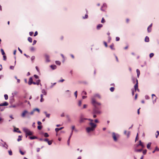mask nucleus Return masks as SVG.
Segmentation results:
<instances>
[{"label":"nucleus","mask_w":159,"mask_h":159,"mask_svg":"<svg viewBox=\"0 0 159 159\" xmlns=\"http://www.w3.org/2000/svg\"><path fill=\"white\" fill-rule=\"evenodd\" d=\"M101 113V111L99 110L98 107L97 106L94 107L92 112L93 114H99Z\"/></svg>","instance_id":"f257e3e1"},{"label":"nucleus","mask_w":159,"mask_h":159,"mask_svg":"<svg viewBox=\"0 0 159 159\" xmlns=\"http://www.w3.org/2000/svg\"><path fill=\"white\" fill-rule=\"evenodd\" d=\"M23 130L26 134V137H27V135H31L33 134L30 131L29 129L26 128H23Z\"/></svg>","instance_id":"f03ea898"},{"label":"nucleus","mask_w":159,"mask_h":159,"mask_svg":"<svg viewBox=\"0 0 159 159\" xmlns=\"http://www.w3.org/2000/svg\"><path fill=\"white\" fill-rule=\"evenodd\" d=\"M25 116L28 118L30 117L29 113L26 110H24L21 115V116L22 117H24Z\"/></svg>","instance_id":"7ed1b4c3"},{"label":"nucleus","mask_w":159,"mask_h":159,"mask_svg":"<svg viewBox=\"0 0 159 159\" xmlns=\"http://www.w3.org/2000/svg\"><path fill=\"white\" fill-rule=\"evenodd\" d=\"M92 102L94 107L96 106V105H101L100 103L97 102L95 101L94 97L92 98Z\"/></svg>","instance_id":"20e7f679"},{"label":"nucleus","mask_w":159,"mask_h":159,"mask_svg":"<svg viewBox=\"0 0 159 159\" xmlns=\"http://www.w3.org/2000/svg\"><path fill=\"white\" fill-rule=\"evenodd\" d=\"M119 135L117 134H116L115 133L113 132L112 133V137L114 140L116 142L117 141V138L118 137Z\"/></svg>","instance_id":"39448f33"},{"label":"nucleus","mask_w":159,"mask_h":159,"mask_svg":"<svg viewBox=\"0 0 159 159\" xmlns=\"http://www.w3.org/2000/svg\"><path fill=\"white\" fill-rule=\"evenodd\" d=\"M94 129L91 127H88L86 128V130L87 133H89L91 131H93L94 130Z\"/></svg>","instance_id":"423d86ee"},{"label":"nucleus","mask_w":159,"mask_h":159,"mask_svg":"<svg viewBox=\"0 0 159 159\" xmlns=\"http://www.w3.org/2000/svg\"><path fill=\"white\" fill-rule=\"evenodd\" d=\"M87 118H83L82 115H81L80 117V123L84 122H85V120H87Z\"/></svg>","instance_id":"0eeeda50"},{"label":"nucleus","mask_w":159,"mask_h":159,"mask_svg":"<svg viewBox=\"0 0 159 159\" xmlns=\"http://www.w3.org/2000/svg\"><path fill=\"white\" fill-rule=\"evenodd\" d=\"M89 125L91 126V127L94 129L96 127L97 125L92 122H90L89 123Z\"/></svg>","instance_id":"6e6552de"},{"label":"nucleus","mask_w":159,"mask_h":159,"mask_svg":"<svg viewBox=\"0 0 159 159\" xmlns=\"http://www.w3.org/2000/svg\"><path fill=\"white\" fill-rule=\"evenodd\" d=\"M45 56L46 58V62H50V60L49 59V56L47 54H45Z\"/></svg>","instance_id":"1a4fd4ad"},{"label":"nucleus","mask_w":159,"mask_h":159,"mask_svg":"<svg viewBox=\"0 0 159 159\" xmlns=\"http://www.w3.org/2000/svg\"><path fill=\"white\" fill-rule=\"evenodd\" d=\"M136 83L134 86V89L135 91H137V90L138 88V80L137 79L136 80Z\"/></svg>","instance_id":"9d476101"},{"label":"nucleus","mask_w":159,"mask_h":159,"mask_svg":"<svg viewBox=\"0 0 159 159\" xmlns=\"http://www.w3.org/2000/svg\"><path fill=\"white\" fill-rule=\"evenodd\" d=\"M152 23L148 27L147 29V30L148 32V33H150L152 29H151V27L152 26Z\"/></svg>","instance_id":"9b49d317"},{"label":"nucleus","mask_w":159,"mask_h":159,"mask_svg":"<svg viewBox=\"0 0 159 159\" xmlns=\"http://www.w3.org/2000/svg\"><path fill=\"white\" fill-rule=\"evenodd\" d=\"M40 80H37V81L36 82H34L33 83V84H37V85H38L39 84V82H40ZM40 85L41 86H42V84H40Z\"/></svg>","instance_id":"f8f14e48"},{"label":"nucleus","mask_w":159,"mask_h":159,"mask_svg":"<svg viewBox=\"0 0 159 159\" xmlns=\"http://www.w3.org/2000/svg\"><path fill=\"white\" fill-rule=\"evenodd\" d=\"M34 82H33V79L32 77H30L29 79V81L28 82V84L29 85H30L32 84H33Z\"/></svg>","instance_id":"ddd939ff"},{"label":"nucleus","mask_w":159,"mask_h":159,"mask_svg":"<svg viewBox=\"0 0 159 159\" xmlns=\"http://www.w3.org/2000/svg\"><path fill=\"white\" fill-rule=\"evenodd\" d=\"M71 129H72V130H71V131L70 133V136H71L73 134V130H74V129H75V126L74 125H73L71 127Z\"/></svg>","instance_id":"4468645a"},{"label":"nucleus","mask_w":159,"mask_h":159,"mask_svg":"<svg viewBox=\"0 0 159 159\" xmlns=\"http://www.w3.org/2000/svg\"><path fill=\"white\" fill-rule=\"evenodd\" d=\"M138 146H141L143 148H144V145L143 144L141 140H140L139 141V143L138 145Z\"/></svg>","instance_id":"2eb2a0df"},{"label":"nucleus","mask_w":159,"mask_h":159,"mask_svg":"<svg viewBox=\"0 0 159 159\" xmlns=\"http://www.w3.org/2000/svg\"><path fill=\"white\" fill-rule=\"evenodd\" d=\"M50 66L53 70H54L57 68V66L55 65H52Z\"/></svg>","instance_id":"dca6fc26"},{"label":"nucleus","mask_w":159,"mask_h":159,"mask_svg":"<svg viewBox=\"0 0 159 159\" xmlns=\"http://www.w3.org/2000/svg\"><path fill=\"white\" fill-rule=\"evenodd\" d=\"M144 41L146 42H148L149 41V37L148 36H146L145 38Z\"/></svg>","instance_id":"f3484780"},{"label":"nucleus","mask_w":159,"mask_h":159,"mask_svg":"<svg viewBox=\"0 0 159 159\" xmlns=\"http://www.w3.org/2000/svg\"><path fill=\"white\" fill-rule=\"evenodd\" d=\"M44 113L46 115V117L47 118H49L50 116V114H48L46 111H44Z\"/></svg>","instance_id":"a211bd4d"},{"label":"nucleus","mask_w":159,"mask_h":159,"mask_svg":"<svg viewBox=\"0 0 159 159\" xmlns=\"http://www.w3.org/2000/svg\"><path fill=\"white\" fill-rule=\"evenodd\" d=\"M64 127H61L60 128H56L55 129V130L56 131V132H58L59 131L62 129H63Z\"/></svg>","instance_id":"6ab92c4d"},{"label":"nucleus","mask_w":159,"mask_h":159,"mask_svg":"<svg viewBox=\"0 0 159 159\" xmlns=\"http://www.w3.org/2000/svg\"><path fill=\"white\" fill-rule=\"evenodd\" d=\"M29 138L30 139H37L38 138L36 136H29Z\"/></svg>","instance_id":"aec40b11"},{"label":"nucleus","mask_w":159,"mask_h":159,"mask_svg":"<svg viewBox=\"0 0 159 159\" xmlns=\"http://www.w3.org/2000/svg\"><path fill=\"white\" fill-rule=\"evenodd\" d=\"M142 150V149H135L134 150V151L136 152H141Z\"/></svg>","instance_id":"412c9836"},{"label":"nucleus","mask_w":159,"mask_h":159,"mask_svg":"<svg viewBox=\"0 0 159 159\" xmlns=\"http://www.w3.org/2000/svg\"><path fill=\"white\" fill-rule=\"evenodd\" d=\"M102 27V25L101 24L98 25L97 26V29L98 30H99Z\"/></svg>","instance_id":"4be33fe9"},{"label":"nucleus","mask_w":159,"mask_h":159,"mask_svg":"<svg viewBox=\"0 0 159 159\" xmlns=\"http://www.w3.org/2000/svg\"><path fill=\"white\" fill-rule=\"evenodd\" d=\"M136 72L137 73V76L138 78H139V75L140 74V71L138 69H137L136 70Z\"/></svg>","instance_id":"5701e85b"},{"label":"nucleus","mask_w":159,"mask_h":159,"mask_svg":"<svg viewBox=\"0 0 159 159\" xmlns=\"http://www.w3.org/2000/svg\"><path fill=\"white\" fill-rule=\"evenodd\" d=\"M8 103L7 102H5L4 103H2V105L3 106H7L8 105Z\"/></svg>","instance_id":"b1692460"},{"label":"nucleus","mask_w":159,"mask_h":159,"mask_svg":"<svg viewBox=\"0 0 159 159\" xmlns=\"http://www.w3.org/2000/svg\"><path fill=\"white\" fill-rule=\"evenodd\" d=\"M22 137V136L21 135H19L18 136V138L17 139V140L18 142H19L22 140L21 138Z\"/></svg>","instance_id":"393cba45"},{"label":"nucleus","mask_w":159,"mask_h":159,"mask_svg":"<svg viewBox=\"0 0 159 159\" xmlns=\"http://www.w3.org/2000/svg\"><path fill=\"white\" fill-rule=\"evenodd\" d=\"M151 143H149L147 145V148L148 149H150V147L151 145Z\"/></svg>","instance_id":"a878e982"},{"label":"nucleus","mask_w":159,"mask_h":159,"mask_svg":"<svg viewBox=\"0 0 159 159\" xmlns=\"http://www.w3.org/2000/svg\"><path fill=\"white\" fill-rule=\"evenodd\" d=\"M42 92L45 95H46L47 94V92L44 89H43L42 90Z\"/></svg>","instance_id":"bb28decb"},{"label":"nucleus","mask_w":159,"mask_h":159,"mask_svg":"<svg viewBox=\"0 0 159 159\" xmlns=\"http://www.w3.org/2000/svg\"><path fill=\"white\" fill-rule=\"evenodd\" d=\"M114 46V44L113 43H112V44H111V45L110 46V48L112 49V50H115V48H113V47Z\"/></svg>","instance_id":"cd10ccee"},{"label":"nucleus","mask_w":159,"mask_h":159,"mask_svg":"<svg viewBox=\"0 0 159 159\" xmlns=\"http://www.w3.org/2000/svg\"><path fill=\"white\" fill-rule=\"evenodd\" d=\"M71 137V136L70 135L69 137V138L68 139V141H67V144L68 145H70V139Z\"/></svg>","instance_id":"c85d7f7f"},{"label":"nucleus","mask_w":159,"mask_h":159,"mask_svg":"<svg viewBox=\"0 0 159 159\" xmlns=\"http://www.w3.org/2000/svg\"><path fill=\"white\" fill-rule=\"evenodd\" d=\"M28 40L30 43H32V38L30 37L28 38Z\"/></svg>","instance_id":"c756f323"},{"label":"nucleus","mask_w":159,"mask_h":159,"mask_svg":"<svg viewBox=\"0 0 159 159\" xmlns=\"http://www.w3.org/2000/svg\"><path fill=\"white\" fill-rule=\"evenodd\" d=\"M94 97H98L99 98H101V96L100 95L98 94H95L94 96Z\"/></svg>","instance_id":"7c9ffc66"},{"label":"nucleus","mask_w":159,"mask_h":159,"mask_svg":"<svg viewBox=\"0 0 159 159\" xmlns=\"http://www.w3.org/2000/svg\"><path fill=\"white\" fill-rule=\"evenodd\" d=\"M3 147L5 148L6 149H7L8 146L7 145L6 143L5 142L4 145L3 146Z\"/></svg>","instance_id":"2f4dec72"},{"label":"nucleus","mask_w":159,"mask_h":159,"mask_svg":"<svg viewBox=\"0 0 159 159\" xmlns=\"http://www.w3.org/2000/svg\"><path fill=\"white\" fill-rule=\"evenodd\" d=\"M14 101V98H12L10 100V103H12Z\"/></svg>","instance_id":"473e14b6"},{"label":"nucleus","mask_w":159,"mask_h":159,"mask_svg":"<svg viewBox=\"0 0 159 159\" xmlns=\"http://www.w3.org/2000/svg\"><path fill=\"white\" fill-rule=\"evenodd\" d=\"M55 63L57 64L59 66L61 64V62L59 61H55Z\"/></svg>","instance_id":"72a5a7b5"},{"label":"nucleus","mask_w":159,"mask_h":159,"mask_svg":"<svg viewBox=\"0 0 159 159\" xmlns=\"http://www.w3.org/2000/svg\"><path fill=\"white\" fill-rule=\"evenodd\" d=\"M23 105V102L20 101L18 105L20 106H22Z\"/></svg>","instance_id":"f704fd0d"},{"label":"nucleus","mask_w":159,"mask_h":159,"mask_svg":"<svg viewBox=\"0 0 159 159\" xmlns=\"http://www.w3.org/2000/svg\"><path fill=\"white\" fill-rule=\"evenodd\" d=\"M82 104V101L81 100H80L78 102V106L79 107H80L81 105Z\"/></svg>","instance_id":"c9c22d12"},{"label":"nucleus","mask_w":159,"mask_h":159,"mask_svg":"<svg viewBox=\"0 0 159 159\" xmlns=\"http://www.w3.org/2000/svg\"><path fill=\"white\" fill-rule=\"evenodd\" d=\"M49 136L48 134L47 133H44V136L45 137H48Z\"/></svg>","instance_id":"e433bc0d"},{"label":"nucleus","mask_w":159,"mask_h":159,"mask_svg":"<svg viewBox=\"0 0 159 159\" xmlns=\"http://www.w3.org/2000/svg\"><path fill=\"white\" fill-rule=\"evenodd\" d=\"M4 96L5 100H7L8 99V96L7 94H5Z\"/></svg>","instance_id":"4c0bfd02"},{"label":"nucleus","mask_w":159,"mask_h":159,"mask_svg":"<svg viewBox=\"0 0 159 159\" xmlns=\"http://www.w3.org/2000/svg\"><path fill=\"white\" fill-rule=\"evenodd\" d=\"M35 58V57L34 56H32L31 58V60L32 61H33Z\"/></svg>","instance_id":"58836bf2"},{"label":"nucleus","mask_w":159,"mask_h":159,"mask_svg":"<svg viewBox=\"0 0 159 159\" xmlns=\"http://www.w3.org/2000/svg\"><path fill=\"white\" fill-rule=\"evenodd\" d=\"M52 140H51V141L49 140L48 141V143L49 145H51L52 144Z\"/></svg>","instance_id":"ea45409f"},{"label":"nucleus","mask_w":159,"mask_h":159,"mask_svg":"<svg viewBox=\"0 0 159 159\" xmlns=\"http://www.w3.org/2000/svg\"><path fill=\"white\" fill-rule=\"evenodd\" d=\"M1 51L2 52V54L3 55H4L5 54V53L4 52L3 50L2 49H1Z\"/></svg>","instance_id":"a19ab883"},{"label":"nucleus","mask_w":159,"mask_h":159,"mask_svg":"<svg viewBox=\"0 0 159 159\" xmlns=\"http://www.w3.org/2000/svg\"><path fill=\"white\" fill-rule=\"evenodd\" d=\"M154 55V54L153 53H151L149 55V57L150 58L152 57Z\"/></svg>","instance_id":"79ce46f5"},{"label":"nucleus","mask_w":159,"mask_h":159,"mask_svg":"<svg viewBox=\"0 0 159 159\" xmlns=\"http://www.w3.org/2000/svg\"><path fill=\"white\" fill-rule=\"evenodd\" d=\"M34 111H37L38 112H39V111H40V110H39V109L38 108H35L34 109Z\"/></svg>","instance_id":"37998d69"},{"label":"nucleus","mask_w":159,"mask_h":159,"mask_svg":"<svg viewBox=\"0 0 159 159\" xmlns=\"http://www.w3.org/2000/svg\"><path fill=\"white\" fill-rule=\"evenodd\" d=\"M114 89L115 88L114 87H111L110 89V90L112 92L114 91Z\"/></svg>","instance_id":"c03bdc74"},{"label":"nucleus","mask_w":159,"mask_h":159,"mask_svg":"<svg viewBox=\"0 0 159 159\" xmlns=\"http://www.w3.org/2000/svg\"><path fill=\"white\" fill-rule=\"evenodd\" d=\"M147 150L146 149L144 150L143 152V153L144 155H145L146 154Z\"/></svg>","instance_id":"a18cd8bd"},{"label":"nucleus","mask_w":159,"mask_h":159,"mask_svg":"<svg viewBox=\"0 0 159 159\" xmlns=\"http://www.w3.org/2000/svg\"><path fill=\"white\" fill-rule=\"evenodd\" d=\"M157 98V97H156L155 98V99L153 100L152 102L153 104H154L156 102Z\"/></svg>","instance_id":"49530a36"},{"label":"nucleus","mask_w":159,"mask_h":159,"mask_svg":"<svg viewBox=\"0 0 159 159\" xmlns=\"http://www.w3.org/2000/svg\"><path fill=\"white\" fill-rule=\"evenodd\" d=\"M88 17V15L87 14H86L85 15V16L84 17H83V18L84 19H87Z\"/></svg>","instance_id":"de8ad7c7"},{"label":"nucleus","mask_w":159,"mask_h":159,"mask_svg":"<svg viewBox=\"0 0 159 159\" xmlns=\"http://www.w3.org/2000/svg\"><path fill=\"white\" fill-rule=\"evenodd\" d=\"M8 153H9V154L10 155H12V151L11 150L8 151Z\"/></svg>","instance_id":"09e8293b"},{"label":"nucleus","mask_w":159,"mask_h":159,"mask_svg":"<svg viewBox=\"0 0 159 159\" xmlns=\"http://www.w3.org/2000/svg\"><path fill=\"white\" fill-rule=\"evenodd\" d=\"M16 107V106L14 105H11L10 106H9V107L10 108H11V107H13V108H15Z\"/></svg>","instance_id":"8fccbe9b"},{"label":"nucleus","mask_w":159,"mask_h":159,"mask_svg":"<svg viewBox=\"0 0 159 159\" xmlns=\"http://www.w3.org/2000/svg\"><path fill=\"white\" fill-rule=\"evenodd\" d=\"M52 84V85L50 87V88H53V86L54 85H55L56 84V83H54L53 84H52V83H51Z\"/></svg>","instance_id":"3c124183"},{"label":"nucleus","mask_w":159,"mask_h":159,"mask_svg":"<svg viewBox=\"0 0 159 159\" xmlns=\"http://www.w3.org/2000/svg\"><path fill=\"white\" fill-rule=\"evenodd\" d=\"M149 96L148 95H145V98L146 99H149Z\"/></svg>","instance_id":"603ef678"},{"label":"nucleus","mask_w":159,"mask_h":159,"mask_svg":"<svg viewBox=\"0 0 159 159\" xmlns=\"http://www.w3.org/2000/svg\"><path fill=\"white\" fill-rule=\"evenodd\" d=\"M77 91H76L75 92V93H74V95H75V98H77Z\"/></svg>","instance_id":"864d4df0"},{"label":"nucleus","mask_w":159,"mask_h":159,"mask_svg":"<svg viewBox=\"0 0 159 159\" xmlns=\"http://www.w3.org/2000/svg\"><path fill=\"white\" fill-rule=\"evenodd\" d=\"M42 128V127L41 126L39 125L38 126V129L39 130H41Z\"/></svg>","instance_id":"5fc2aeb1"},{"label":"nucleus","mask_w":159,"mask_h":159,"mask_svg":"<svg viewBox=\"0 0 159 159\" xmlns=\"http://www.w3.org/2000/svg\"><path fill=\"white\" fill-rule=\"evenodd\" d=\"M34 77L36 79H38L39 78V76L37 75H34Z\"/></svg>","instance_id":"6e6d98bb"},{"label":"nucleus","mask_w":159,"mask_h":159,"mask_svg":"<svg viewBox=\"0 0 159 159\" xmlns=\"http://www.w3.org/2000/svg\"><path fill=\"white\" fill-rule=\"evenodd\" d=\"M3 121V119L0 117V124Z\"/></svg>","instance_id":"4d7b16f0"},{"label":"nucleus","mask_w":159,"mask_h":159,"mask_svg":"<svg viewBox=\"0 0 159 159\" xmlns=\"http://www.w3.org/2000/svg\"><path fill=\"white\" fill-rule=\"evenodd\" d=\"M103 43H104V44L105 46L106 47H107V43L106 42H105V41H104L103 42Z\"/></svg>","instance_id":"13d9d810"},{"label":"nucleus","mask_w":159,"mask_h":159,"mask_svg":"<svg viewBox=\"0 0 159 159\" xmlns=\"http://www.w3.org/2000/svg\"><path fill=\"white\" fill-rule=\"evenodd\" d=\"M20 154L22 155H24L25 154L24 152L21 151L20 150Z\"/></svg>","instance_id":"bf43d9fd"},{"label":"nucleus","mask_w":159,"mask_h":159,"mask_svg":"<svg viewBox=\"0 0 159 159\" xmlns=\"http://www.w3.org/2000/svg\"><path fill=\"white\" fill-rule=\"evenodd\" d=\"M34 110L32 111H31L30 113H30V115H32L34 113Z\"/></svg>","instance_id":"052dcab7"},{"label":"nucleus","mask_w":159,"mask_h":159,"mask_svg":"<svg viewBox=\"0 0 159 159\" xmlns=\"http://www.w3.org/2000/svg\"><path fill=\"white\" fill-rule=\"evenodd\" d=\"M120 40V38L118 37H116V41H118Z\"/></svg>","instance_id":"680f3d73"},{"label":"nucleus","mask_w":159,"mask_h":159,"mask_svg":"<svg viewBox=\"0 0 159 159\" xmlns=\"http://www.w3.org/2000/svg\"><path fill=\"white\" fill-rule=\"evenodd\" d=\"M155 151H159V148H158L157 147H156L155 148Z\"/></svg>","instance_id":"e2e57ef3"},{"label":"nucleus","mask_w":159,"mask_h":159,"mask_svg":"<svg viewBox=\"0 0 159 159\" xmlns=\"http://www.w3.org/2000/svg\"><path fill=\"white\" fill-rule=\"evenodd\" d=\"M36 42H37V41L36 40H34L33 41V43L32 44L33 45H34L35 44H36Z\"/></svg>","instance_id":"0e129e2a"},{"label":"nucleus","mask_w":159,"mask_h":159,"mask_svg":"<svg viewBox=\"0 0 159 159\" xmlns=\"http://www.w3.org/2000/svg\"><path fill=\"white\" fill-rule=\"evenodd\" d=\"M82 94H84V95H86L87 94V93L86 92L84 91H83L82 92Z\"/></svg>","instance_id":"69168bd1"},{"label":"nucleus","mask_w":159,"mask_h":159,"mask_svg":"<svg viewBox=\"0 0 159 159\" xmlns=\"http://www.w3.org/2000/svg\"><path fill=\"white\" fill-rule=\"evenodd\" d=\"M33 34L34 33L33 32H29V34L30 36H32Z\"/></svg>","instance_id":"338daca9"},{"label":"nucleus","mask_w":159,"mask_h":159,"mask_svg":"<svg viewBox=\"0 0 159 159\" xmlns=\"http://www.w3.org/2000/svg\"><path fill=\"white\" fill-rule=\"evenodd\" d=\"M34 50H35L34 48L33 47H32L31 48H30V50L31 51H34Z\"/></svg>","instance_id":"774afa93"}]
</instances>
